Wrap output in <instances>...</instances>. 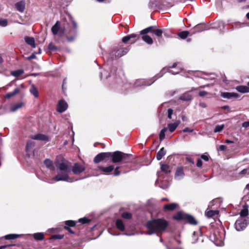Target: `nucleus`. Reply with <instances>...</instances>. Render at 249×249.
<instances>
[{"instance_id": "1", "label": "nucleus", "mask_w": 249, "mask_h": 249, "mask_svg": "<svg viewBox=\"0 0 249 249\" xmlns=\"http://www.w3.org/2000/svg\"><path fill=\"white\" fill-rule=\"evenodd\" d=\"M168 226V221L161 218L148 221L145 227L148 230L147 234L151 235L165 231Z\"/></svg>"}, {"instance_id": "2", "label": "nucleus", "mask_w": 249, "mask_h": 249, "mask_svg": "<svg viewBox=\"0 0 249 249\" xmlns=\"http://www.w3.org/2000/svg\"><path fill=\"white\" fill-rule=\"evenodd\" d=\"M173 219L178 221H185L192 225H196L198 224L197 220L194 217L182 211H179L173 215Z\"/></svg>"}, {"instance_id": "3", "label": "nucleus", "mask_w": 249, "mask_h": 249, "mask_svg": "<svg viewBox=\"0 0 249 249\" xmlns=\"http://www.w3.org/2000/svg\"><path fill=\"white\" fill-rule=\"evenodd\" d=\"M151 33L156 36L159 41L162 38L163 31L161 29H155L153 26L148 27L140 31V34H147Z\"/></svg>"}, {"instance_id": "4", "label": "nucleus", "mask_w": 249, "mask_h": 249, "mask_svg": "<svg viewBox=\"0 0 249 249\" xmlns=\"http://www.w3.org/2000/svg\"><path fill=\"white\" fill-rule=\"evenodd\" d=\"M249 223V219L246 218H239L235 222L234 226L237 231L244 230Z\"/></svg>"}, {"instance_id": "5", "label": "nucleus", "mask_w": 249, "mask_h": 249, "mask_svg": "<svg viewBox=\"0 0 249 249\" xmlns=\"http://www.w3.org/2000/svg\"><path fill=\"white\" fill-rule=\"evenodd\" d=\"M110 152H102L97 154L93 159L95 163H98L102 161H107L109 160Z\"/></svg>"}, {"instance_id": "6", "label": "nucleus", "mask_w": 249, "mask_h": 249, "mask_svg": "<svg viewBox=\"0 0 249 249\" xmlns=\"http://www.w3.org/2000/svg\"><path fill=\"white\" fill-rule=\"evenodd\" d=\"M123 153V152L119 151L110 152L109 160L111 159V161L114 163L121 162L122 160Z\"/></svg>"}, {"instance_id": "7", "label": "nucleus", "mask_w": 249, "mask_h": 249, "mask_svg": "<svg viewBox=\"0 0 249 249\" xmlns=\"http://www.w3.org/2000/svg\"><path fill=\"white\" fill-rule=\"evenodd\" d=\"M85 167L78 162L74 163L71 171L74 175H79L85 170Z\"/></svg>"}, {"instance_id": "8", "label": "nucleus", "mask_w": 249, "mask_h": 249, "mask_svg": "<svg viewBox=\"0 0 249 249\" xmlns=\"http://www.w3.org/2000/svg\"><path fill=\"white\" fill-rule=\"evenodd\" d=\"M129 51V48L127 47H123L120 46L117 50H114L112 52L113 55L116 57L120 58L126 54Z\"/></svg>"}, {"instance_id": "9", "label": "nucleus", "mask_w": 249, "mask_h": 249, "mask_svg": "<svg viewBox=\"0 0 249 249\" xmlns=\"http://www.w3.org/2000/svg\"><path fill=\"white\" fill-rule=\"evenodd\" d=\"M207 29V26L205 24H198L191 29L190 32L192 35L195 34L197 33L201 32Z\"/></svg>"}, {"instance_id": "10", "label": "nucleus", "mask_w": 249, "mask_h": 249, "mask_svg": "<svg viewBox=\"0 0 249 249\" xmlns=\"http://www.w3.org/2000/svg\"><path fill=\"white\" fill-rule=\"evenodd\" d=\"M55 164L58 169L61 171L64 172L65 173H69L71 172V169L66 163L56 161L55 162Z\"/></svg>"}, {"instance_id": "11", "label": "nucleus", "mask_w": 249, "mask_h": 249, "mask_svg": "<svg viewBox=\"0 0 249 249\" xmlns=\"http://www.w3.org/2000/svg\"><path fill=\"white\" fill-rule=\"evenodd\" d=\"M68 107L67 102L64 100H60L58 103L57 111L59 113H62L67 110Z\"/></svg>"}, {"instance_id": "12", "label": "nucleus", "mask_w": 249, "mask_h": 249, "mask_svg": "<svg viewBox=\"0 0 249 249\" xmlns=\"http://www.w3.org/2000/svg\"><path fill=\"white\" fill-rule=\"evenodd\" d=\"M70 177L67 173H63L62 174H57L53 178V180L55 181H69Z\"/></svg>"}, {"instance_id": "13", "label": "nucleus", "mask_w": 249, "mask_h": 249, "mask_svg": "<svg viewBox=\"0 0 249 249\" xmlns=\"http://www.w3.org/2000/svg\"><path fill=\"white\" fill-rule=\"evenodd\" d=\"M77 32L75 30H70L69 32L66 34V37L68 42L74 41L76 36Z\"/></svg>"}, {"instance_id": "14", "label": "nucleus", "mask_w": 249, "mask_h": 249, "mask_svg": "<svg viewBox=\"0 0 249 249\" xmlns=\"http://www.w3.org/2000/svg\"><path fill=\"white\" fill-rule=\"evenodd\" d=\"M32 139L42 141L49 142L50 141L48 136L45 134L38 133L31 137Z\"/></svg>"}, {"instance_id": "15", "label": "nucleus", "mask_w": 249, "mask_h": 249, "mask_svg": "<svg viewBox=\"0 0 249 249\" xmlns=\"http://www.w3.org/2000/svg\"><path fill=\"white\" fill-rule=\"evenodd\" d=\"M220 95L223 98L227 99L237 98L239 97V95L238 93L234 92H223L221 93Z\"/></svg>"}, {"instance_id": "16", "label": "nucleus", "mask_w": 249, "mask_h": 249, "mask_svg": "<svg viewBox=\"0 0 249 249\" xmlns=\"http://www.w3.org/2000/svg\"><path fill=\"white\" fill-rule=\"evenodd\" d=\"M98 168L100 171L105 173V174H109L114 170V166L113 165H111L107 167L99 166Z\"/></svg>"}, {"instance_id": "17", "label": "nucleus", "mask_w": 249, "mask_h": 249, "mask_svg": "<svg viewBox=\"0 0 249 249\" xmlns=\"http://www.w3.org/2000/svg\"><path fill=\"white\" fill-rule=\"evenodd\" d=\"M178 206V204L176 203H171L165 204L163 207L164 211H173L176 210Z\"/></svg>"}, {"instance_id": "18", "label": "nucleus", "mask_w": 249, "mask_h": 249, "mask_svg": "<svg viewBox=\"0 0 249 249\" xmlns=\"http://www.w3.org/2000/svg\"><path fill=\"white\" fill-rule=\"evenodd\" d=\"M133 158L131 154H128L126 153H123V156H122V160L121 163H131L133 161Z\"/></svg>"}, {"instance_id": "19", "label": "nucleus", "mask_w": 249, "mask_h": 249, "mask_svg": "<svg viewBox=\"0 0 249 249\" xmlns=\"http://www.w3.org/2000/svg\"><path fill=\"white\" fill-rule=\"evenodd\" d=\"M60 22L57 21L55 24L52 26L51 28V31L54 36H55L58 34L59 30H60Z\"/></svg>"}, {"instance_id": "20", "label": "nucleus", "mask_w": 249, "mask_h": 249, "mask_svg": "<svg viewBox=\"0 0 249 249\" xmlns=\"http://www.w3.org/2000/svg\"><path fill=\"white\" fill-rule=\"evenodd\" d=\"M180 121L178 120L173 123L168 124V127L169 131L171 133L173 132L176 129L177 127L179 125V124H180Z\"/></svg>"}, {"instance_id": "21", "label": "nucleus", "mask_w": 249, "mask_h": 249, "mask_svg": "<svg viewBox=\"0 0 249 249\" xmlns=\"http://www.w3.org/2000/svg\"><path fill=\"white\" fill-rule=\"evenodd\" d=\"M115 225L116 228L121 231L125 230V226L122 220L118 219L116 221Z\"/></svg>"}, {"instance_id": "22", "label": "nucleus", "mask_w": 249, "mask_h": 249, "mask_svg": "<svg viewBox=\"0 0 249 249\" xmlns=\"http://www.w3.org/2000/svg\"><path fill=\"white\" fill-rule=\"evenodd\" d=\"M25 41L26 43L30 45L32 48H35L36 47L35 40L34 37L30 36H25Z\"/></svg>"}, {"instance_id": "23", "label": "nucleus", "mask_w": 249, "mask_h": 249, "mask_svg": "<svg viewBox=\"0 0 249 249\" xmlns=\"http://www.w3.org/2000/svg\"><path fill=\"white\" fill-rule=\"evenodd\" d=\"M44 164L47 168L52 171H54L55 170V167L53 165V162L50 159H47L45 160L44 161Z\"/></svg>"}, {"instance_id": "24", "label": "nucleus", "mask_w": 249, "mask_h": 249, "mask_svg": "<svg viewBox=\"0 0 249 249\" xmlns=\"http://www.w3.org/2000/svg\"><path fill=\"white\" fill-rule=\"evenodd\" d=\"M142 35V39L145 42L147 43L148 44L151 45L153 43V39L151 36L147 34H141Z\"/></svg>"}, {"instance_id": "25", "label": "nucleus", "mask_w": 249, "mask_h": 249, "mask_svg": "<svg viewBox=\"0 0 249 249\" xmlns=\"http://www.w3.org/2000/svg\"><path fill=\"white\" fill-rule=\"evenodd\" d=\"M16 8L18 11L20 12H23L25 9V2L23 0H21L17 2L15 4Z\"/></svg>"}, {"instance_id": "26", "label": "nucleus", "mask_w": 249, "mask_h": 249, "mask_svg": "<svg viewBox=\"0 0 249 249\" xmlns=\"http://www.w3.org/2000/svg\"><path fill=\"white\" fill-rule=\"evenodd\" d=\"M184 176V170H183V167L180 166L178 167L177 168L175 174V177H183Z\"/></svg>"}, {"instance_id": "27", "label": "nucleus", "mask_w": 249, "mask_h": 249, "mask_svg": "<svg viewBox=\"0 0 249 249\" xmlns=\"http://www.w3.org/2000/svg\"><path fill=\"white\" fill-rule=\"evenodd\" d=\"M166 150L164 147H162L157 153L156 155V158L157 160H160L166 154Z\"/></svg>"}, {"instance_id": "28", "label": "nucleus", "mask_w": 249, "mask_h": 249, "mask_svg": "<svg viewBox=\"0 0 249 249\" xmlns=\"http://www.w3.org/2000/svg\"><path fill=\"white\" fill-rule=\"evenodd\" d=\"M236 90L241 93H247L249 92V87L246 86H239L236 88Z\"/></svg>"}, {"instance_id": "29", "label": "nucleus", "mask_w": 249, "mask_h": 249, "mask_svg": "<svg viewBox=\"0 0 249 249\" xmlns=\"http://www.w3.org/2000/svg\"><path fill=\"white\" fill-rule=\"evenodd\" d=\"M161 171L166 174L170 173V167L166 164H161L160 165Z\"/></svg>"}, {"instance_id": "30", "label": "nucleus", "mask_w": 249, "mask_h": 249, "mask_svg": "<svg viewBox=\"0 0 249 249\" xmlns=\"http://www.w3.org/2000/svg\"><path fill=\"white\" fill-rule=\"evenodd\" d=\"M76 221L73 220H67L65 221V226L64 228H68L74 227L76 226Z\"/></svg>"}, {"instance_id": "31", "label": "nucleus", "mask_w": 249, "mask_h": 249, "mask_svg": "<svg viewBox=\"0 0 249 249\" xmlns=\"http://www.w3.org/2000/svg\"><path fill=\"white\" fill-rule=\"evenodd\" d=\"M30 91L36 98H37L39 96V93L38 89L35 87L34 85H32L31 88L30 89Z\"/></svg>"}, {"instance_id": "32", "label": "nucleus", "mask_w": 249, "mask_h": 249, "mask_svg": "<svg viewBox=\"0 0 249 249\" xmlns=\"http://www.w3.org/2000/svg\"><path fill=\"white\" fill-rule=\"evenodd\" d=\"M34 239L36 241H41L44 238V234L42 232H37L33 234Z\"/></svg>"}, {"instance_id": "33", "label": "nucleus", "mask_w": 249, "mask_h": 249, "mask_svg": "<svg viewBox=\"0 0 249 249\" xmlns=\"http://www.w3.org/2000/svg\"><path fill=\"white\" fill-rule=\"evenodd\" d=\"M24 73V71L22 69H19L16 71H12L11 74L16 77H18L21 76Z\"/></svg>"}, {"instance_id": "34", "label": "nucleus", "mask_w": 249, "mask_h": 249, "mask_svg": "<svg viewBox=\"0 0 249 249\" xmlns=\"http://www.w3.org/2000/svg\"><path fill=\"white\" fill-rule=\"evenodd\" d=\"M20 92V89L19 88H16L13 91L11 92H9L7 93L5 95V98H10L11 97L15 96V95L18 94Z\"/></svg>"}, {"instance_id": "35", "label": "nucleus", "mask_w": 249, "mask_h": 249, "mask_svg": "<svg viewBox=\"0 0 249 249\" xmlns=\"http://www.w3.org/2000/svg\"><path fill=\"white\" fill-rule=\"evenodd\" d=\"M190 32L188 31H184L178 33V36L182 39H186L189 35Z\"/></svg>"}, {"instance_id": "36", "label": "nucleus", "mask_w": 249, "mask_h": 249, "mask_svg": "<svg viewBox=\"0 0 249 249\" xmlns=\"http://www.w3.org/2000/svg\"><path fill=\"white\" fill-rule=\"evenodd\" d=\"M218 213V211L209 210L205 212V215L209 218L213 217Z\"/></svg>"}, {"instance_id": "37", "label": "nucleus", "mask_w": 249, "mask_h": 249, "mask_svg": "<svg viewBox=\"0 0 249 249\" xmlns=\"http://www.w3.org/2000/svg\"><path fill=\"white\" fill-rule=\"evenodd\" d=\"M179 99L182 101H189L192 100V96L188 93H184L180 96Z\"/></svg>"}, {"instance_id": "38", "label": "nucleus", "mask_w": 249, "mask_h": 249, "mask_svg": "<svg viewBox=\"0 0 249 249\" xmlns=\"http://www.w3.org/2000/svg\"><path fill=\"white\" fill-rule=\"evenodd\" d=\"M167 128L166 127H164L162 129L159 134V139L160 142L163 141L165 139V133L167 131Z\"/></svg>"}, {"instance_id": "39", "label": "nucleus", "mask_w": 249, "mask_h": 249, "mask_svg": "<svg viewBox=\"0 0 249 249\" xmlns=\"http://www.w3.org/2000/svg\"><path fill=\"white\" fill-rule=\"evenodd\" d=\"M20 235L17 234H9L5 236V239L6 240L15 239L20 237Z\"/></svg>"}, {"instance_id": "40", "label": "nucleus", "mask_w": 249, "mask_h": 249, "mask_svg": "<svg viewBox=\"0 0 249 249\" xmlns=\"http://www.w3.org/2000/svg\"><path fill=\"white\" fill-rule=\"evenodd\" d=\"M48 49L51 52L57 51L58 50V48L56 46L53 42L49 43L48 46Z\"/></svg>"}, {"instance_id": "41", "label": "nucleus", "mask_w": 249, "mask_h": 249, "mask_svg": "<svg viewBox=\"0 0 249 249\" xmlns=\"http://www.w3.org/2000/svg\"><path fill=\"white\" fill-rule=\"evenodd\" d=\"M121 217L124 219H130L132 218V215L130 213L125 212L122 213Z\"/></svg>"}, {"instance_id": "42", "label": "nucleus", "mask_w": 249, "mask_h": 249, "mask_svg": "<svg viewBox=\"0 0 249 249\" xmlns=\"http://www.w3.org/2000/svg\"><path fill=\"white\" fill-rule=\"evenodd\" d=\"M218 28H219L220 30L224 29L225 26V23L222 20H218L215 22V23Z\"/></svg>"}, {"instance_id": "43", "label": "nucleus", "mask_w": 249, "mask_h": 249, "mask_svg": "<svg viewBox=\"0 0 249 249\" xmlns=\"http://www.w3.org/2000/svg\"><path fill=\"white\" fill-rule=\"evenodd\" d=\"M249 214V211L248 209L244 208L242 209L240 213V218H245Z\"/></svg>"}, {"instance_id": "44", "label": "nucleus", "mask_w": 249, "mask_h": 249, "mask_svg": "<svg viewBox=\"0 0 249 249\" xmlns=\"http://www.w3.org/2000/svg\"><path fill=\"white\" fill-rule=\"evenodd\" d=\"M130 39H134V40L131 43H134L136 40L139 39L140 38V36L139 35L136 34H132L129 35Z\"/></svg>"}, {"instance_id": "45", "label": "nucleus", "mask_w": 249, "mask_h": 249, "mask_svg": "<svg viewBox=\"0 0 249 249\" xmlns=\"http://www.w3.org/2000/svg\"><path fill=\"white\" fill-rule=\"evenodd\" d=\"M23 106V104L22 103H18V104H16L14 105L11 108V111H15L21 107Z\"/></svg>"}, {"instance_id": "46", "label": "nucleus", "mask_w": 249, "mask_h": 249, "mask_svg": "<svg viewBox=\"0 0 249 249\" xmlns=\"http://www.w3.org/2000/svg\"><path fill=\"white\" fill-rule=\"evenodd\" d=\"M35 145V143L34 142L31 141H28L27 142L26 146V150L28 151L29 149L32 148Z\"/></svg>"}, {"instance_id": "47", "label": "nucleus", "mask_w": 249, "mask_h": 249, "mask_svg": "<svg viewBox=\"0 0 249 249\" xmlns=\"http://www.w3.org/2000/svg\"><path fill=\"white\" fill-rule=\"evenodd\" d=\"M90 221H91V220L87 217H83L82 218H80L78 220V222H79L82 224L89 223Z\"/></svg>"}, {"instance_id": "48", "label": "nucleus", "mask_w": 249, "mask_h": 249, "mask_svg": "<svg viewBox=\"0 0 249 249\" xmlns=\"http://www.w3.org/2000/svg\"><path fill=\"white\" fill-rule=\"evenodd\" d=\"M64 235L61 234H54L52 235L49 238V240L52 239H62L64 238Z\"/></svg>"}, {"instance_id": "49", "label": "nucleus", "mask_w": 249, "mask_h": 249, "mask_svg": "<svg viewBox=\"0 0 249 249\" xmlns=\"http://www.w3.org/2000/svg\"><path fill=\"white\" fill-rule=\"evenodd\" d=\"M224 127V124L217 125L215 127V128L214 129V132H219L221 131L223 129Z\"/></svg>"}, {"instance_id": "50", "label": "nucleus", "mask_w": 249, "mask_h": 249, "mask_svg": "<svg viewBox=\"0 0 249 249\" xmlns=\"http://www.w3.org/2000/svg\"><path fill=\"white\" fill-rule=\"evenodd\" d=\"M121 168V166H117L115 168L114 167V172L113 173V175L114 176H118L120 175L121 173V171H119V169Z\"/></svg>"}, {"instance_id": "51", "label": "nucleus", "mask_w": 249, "mask_h": 249, "mask_svg": "<svg viewBox=\"0 0 249 249\" xmlns=\"http://www.w3.org/2000/svg\"><path fill=\"white\" fill-rule=\"evenodd\" d=\"M8 22L6 19H0V25L2 27H5L7 25Z\"/></svg>"}, {"instance_id": "52", "label": "nucleus", "mask_w": 249, "mask_h": 249, "mask_svg": "<svg viewBox=\"0 0 249 249\" xmlns=\"http://www.w3.org/2000/svg\"><path fill=\"white\" fill-rule=\"evenodd\" d=\"M186 161L190 163L191 164L193 165L195 163L194 159L190 156H187L185 158Z\"/></svg>"}, {"instance_id": "53", "label": "nucleus", "mask_w": 249, "mask_h": 249, "mask_svg": "<svg viewBox=\"0 0 249 249\" xmlns=\"http://www.w3.org/2000/svg\"><path fill=\"white\" fill-rule=\"evenodd\" d=\"M210 158V157L209 155H206L205 154H202L200 156V159L201 160H203L205 161H208Z\"/></svg>"}, {"instance_id": "54", "label": "nucleus", "mask_w": 249, "mask_h": 249, "mask_svg": "<svg viewBox=\"0 0 249 249\" xmlns=\"http://www.w3.org/2000/svg\"><path fill=\"white\" fill-rule=\"evenodd\" d=\"M196 166L198 168H201L202 167V160L200 158L198 159V160H197V162H196Z\"/></svg>"}, {"instance_id": "55", "label": "nucleus", "mask_w": 249, "mask_h": 249, "mask_svg": "<svg viewBox=\"0 0 249 249\" xmlns=\"http://www.w3.org/2000/svg\"><path fill=\"white\" fill-rule=\"evenodd\" d=\"M130 37L129 36H126L123 37L122 38V42L124 43H126L128 41L130 40Z\"/></svg>"}, {"instance_id": "56", "label": "nucleus", "mask_w": 249, "mask_h": 249, "mask_svg": "<svg viewBox=\"0 0 249 249\" xmlns=\"http://www.w3.org/2000/svg\"><path fill=\"white\" fill-rule=\"evenodd\" d=\"M240 174L241 175H249V169H244L242 170L240 172Z\"/></svg>"}, {"instance_id": "57", "label": "nucleus", "mask_w": 249, "mask_h": 249, "mask_svg": "<svg viewBox=\"0 0 249 249\" xmlns=\"http://www.w3.org/2000/svg\"><path fill=\"white\" fill-rule=\"evenodd\" d=\"M167 112H168V118L169 119H171L172 118V115L173 113V110L171 108H169V109H168Z\"/></svg>"}, {"instance_id": "58", "label": "nucleus", "mask_w": 249, "mask_h": 249, "mask_svg": "<svg viewBox=\"0 0 249 249\" xmlns=\"http://www.w3.org/2000/svg\"><path fill=\"white\" fill-rule=\"evenodd\" d=\"M227 149L226 146L224 145H220L219 147L218 148V150L221 151H225Z\"/></svg>"}, {"instance_id": "59", "label": "nucleus", "mask_w": 249, "mask_h": 249, "mask_svg": "<svg viewBox=\"0 0 249 249\" xmlns=\"http://www.w3.org/2000/svg\"><path fill=\"white\" fill-rule=\"evenodd\" d=\"M36 58V56L35 54V53H33L30 56L26 57V59L28 60H31L32 59H35Z\"/></svg>"}, {"instance_id": "60", "label": "nucleus", "mask_w": 249, "mask_h": 249, "mask_svg": "<svg viewBox=\"0 0 249 249\" xmlns=\"http://www.w3.org/2000/svg\"><path fill=\"white\" fill-rule=\"evenodd\" d=\"M208 93L206 91H200L198 93L200 97H204L207 95Z\"/></svg>"}, {"instance_id": "61", "label": "nucleus", "mask_w": 249, "mask_h": 249, "mask_svg": "<svg viewBox=\"0 0 249 249\" xmlns=\"http://www.w3.org/2000/svg\"><path fill=\"white\" fill-rule=\"evenodd\" d=\"M193 130V129H190L189 127H185L182 131L183 132H192Z\"/></svg>"}, {"instance_id": "62", "label": "nucleus", "mask_w": 249, "mask_h": 249, "mask_svg": "<svg viewBox=\"0 0 249 249\" xmlns=\"http://www.w3.org/2000/svg\"><path fill=\"white\" fill-rule=\"evenodd\" d=\"M65 29H62L60 28V30H59V37H61L64 33Z\"/></svg>"}, {"instance_id": "63", "label": "nucleus", "mask_w": 249, "mask_h": 249, "mask_svg": "<svg viewBox=\"0 0 249 249\" xmlns=\"http://www.w3.org/2000/svg\"><path fill=\"white\" fill-rule=\"evenodd\" d=\"M71 22H72L73 27L74 28L73 30H76V29L77 28V23H76V21L72 19L71 20Z\"/></svg>"}, {"instance_id": "64", "label": "nucleus", "mask_w": 249, "mask_h": 249, "mask_svg": "<svg viewBox=\"0 0 249 249\" xmlns=\"http://www.w3.org/2000/svg\"><path fill=\"white\" fill-rule=\"evenodd\" d=\"M242 126L245 128L249 127V121L245 122L242 124Z\"/></svg>"}]
</instances>
